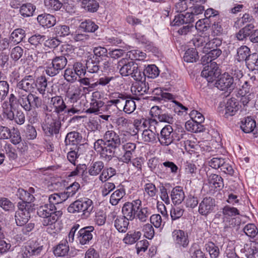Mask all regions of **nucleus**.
<instances>
[{"label":"nucleus","mask_w":258,"mask_h":258,"mask_svg":"<svg viewBox=\"0 0 258 258\" xmlns=\"http://www.w3.org/2000/svg\"><path fill=\"white\" fill-rule=\"evenodd\" d=\"M16 87L19 94L18 101L26 111L41 106V98L31 93L36 87V81L32 76H26L17 83Z\"/></svg>","instance_id":"obj_1"},{"label":"nucleus","mask_w":258,"mask_h":258,"mask_svg":"<svg viewBox=\"0 0 258 258\" xmlns=\"http://www.w3.org/2000/svg\"><path fill=\"white\" fill-rule=\"evenodd\" d=\"M123 139L113 130L105 132L102 139H98L94 143V150L106 160H110L113 157L115 151L121 144Z\"/></svg>","instance_id":"obj_2"},{"label":"nucleus","mask_w":258,"mask_h":258,"mask_svg":"<svg viewBox=\"0 0 258 258\" xmlns=\"http://www.w3.org/2000/svg\"><path fill=\"white\" fill-rule=\"evenodd\" d=\"M37 214L43 218L42 223L44 226L47 227L46 231L49 233L54 232L55 224L61 216V211H57L55 206L44 204L38 208Z\"/></svg>","instance_id":"obj_3"},{"label":"nucleus","mask_w":258,"mask_h":258,"mask_svg":"<svg viewBox=\"0 0 258 258\" xmlns=\"http://www.w3.org/2000/svg\"><path fill=\"white\" fill-rule=\"evenodd\" d=\"M41 57L46 59L45 72L48 76L53 77L59 73L67 65L68 61L66 57L59 56L54 57L53 51H47L42 53Z\"/></svg>","instance_id":"obj_4"},{"label":"nucleus","mask_w":258,"mask_h":258,"mask_svg":"<svg viewBox=\"0 0 258 258\" xmlns=\"http://www.w3.org/2000/svg\"><path fill=\"white\" fill-rule=\"evenodd\" d=\"M68 211L72 213L82 212V217L88 218L94 211L93 201L87 198H81L69 206Z\"/></svg>","instance_id":"obj_5"},{"label":"nucleus","mask_w":258,"mask_h":258,"mask_svg":"<svg viewBox=\"0 0 258 258\" xmlns=\"http://www.w3.org/2000/svg\"><path fill=\"white\" fill-rule=\"evenodd\" d=\"M66 97L68 98V101L73 103L72 107L67 111L68 114L72 115L84 111V108L81 102H78L81 97V90L79 87L75 86L69 87L66 93Z\"/></svg>","instance_id":"obj_6"},{"label":"nucleus","mask_w":258,"mask_h":258,"mask_svg":"<svg viewBox=\"0 0 258 258\" xmlns=\"http://www.w3.org/2000/svg\"><path fill=\"white\" fill-rule=\"evenodd\" d=\"M117 68L122 76H131L136 81H141L142 79V73L139 70L137 64L132 61L126 62V58L118 61Z\"/></svg>","instance_id":"obj_7"},{"label":"nucleus","mask_w":258,"mask_h":258,"mask_svg":"<svg viewBox=\"0 0 258 258\" xmlns=\"http://www.w3.org/2000/svg\"><path fill=\"white\" fill-rule=\"evenodd\" d=\"M116 99H113L111 102L115 104L120 110L123 109L126 113L130 114L134 111L136 108L135 101L123 94L116 93Z\"/></svg>","instance_id":"obj_8"},{"label":"nucleus","mask_w":258,"mask_h":258,"mask_svg":"<svg viewBox=\"0 0 258 258\" xmlns=\"http://www.w3.org/2000/svg\"><path fill=\"white\" fill-rule=\"evenodd\" d=\"M239 109V103L234 98L227 100L226 102H221L218 107L219 113L225 118L234 115Z\"/></svg>","instance_id":"obj_9"},{"label":"nucleus","mask_w":258,"mask_h":258,"mask_svg":"<svg viewBox=\"0 0 258 258\" xmlns=\"http://www.w3.org/2000/svg\"><path fill=\"white\" fill-rule=\"evenodd\" d=\"M18 210L15 214L16 223L18 226H22L28 222L30 218L31 205L25 203H18Z\"/></svg>","instance_id":"obj_10"},{"label":"nucleus","mask_w":258,"mask_h":258,"mask_svg":"<svg viewBox=\"0 0 258 258\" xmlns=\"http://www.w3.org/2000/svg\"><path fill=\"white\" fill-rule=\"evenodd\" d=\"M60 125L58 120L52 118L51 115L47 113L42 125V128L45 134L50 137L59 133Z\"/></svg>","instance_id":"obj_11"},{"label":"nucleus","mask_w":258,"mask_h":258,"mask_svg":"<svg viewBox=\"0 0 258 258\" xmlns=\"http://www.w3.org/2000/svg\"><path fill=\"white\" fill-rule=\"evenodd\" d=\"M141 205L142 202L139 199L125 203L122 208V216L130 220H133L136 217V211L140 209Z\"/></svg>","instance_id":"obj_12"},{"label":"nucleus","mask_w":258,"mask_h":258,"mask_svg":"<svg viewBox=\"0 0 258 258\" xmlns=\"http://www.w3.org/2000/svg\"><path fill=\"white\" fill-rule=\"evenodd\" d=\"M172 239L175 246L179 248H186L189 244L187 233L182 230H174L171 234Z\"/></svg>","instance_id":"obj_13"},{"label":"nucleus","mask_w":258,"mask_h":258,"mask_svg":"<svg viewBox=\"0 0 258 258\" xmlns=\"http://www.w3.org/2000/svg\"><path fill=\"white\" fill-rule=\"evenodd\" d=\"M215 207V199L211 197H205L199 204L198 212L200 215L207 216L214 211Z\"/></svg>","instance_id":"obj_14"},{"label":"nucleus","mask_w":258,"mask_h":258,"mask_svg":"<svg viewBox=\"0 0 258 258\" xmlns=\"http://www.w3.org/2000/svg\"><path fill=\"white\" fill-rule=\"evenodd\" d=\"M220 72L216 62L211 63L205 66L201 76L206 78L208 82H213L219 76Z\"/></svg>","instance_id":"obj_15"},{"label":"nucleus","mask_w":258,"mask_h":258,"mask_svg":"<svg viewBox=\"0 0 258 258\" xmlns=\"http://www.w3.org/2000/svg\"><path fill=\"white\" fill-rule=\"evenodd\" d=\"M173 128L171 125H165L161 131L158 140L162 146H167L170 145L174 140Z\"/></svg>","instance_id":"obj_16"},{"label":"nucleus","mask_w":258,"mask_h":258,"mask_svg":"<svg viewBox=\"0 0 258 258\" xmlns=\"http://www.w3.org/2000/svg\"><path fill=\"white\" fill-rule=\"evenodd\" d=\"M215 85L216 87L222 91L228 89L230 91L233 89L235 85L233 78L227 73L222 75Z\"/></svg>","instance_id":"obj_17"},{"label":"nucleus","mask_w":258,"mask_h":258,"mask_svg":"<svg viewBox=\"0 0 258 258\" xmlns=\"http://www.w3.org/2000/svg\"><path fill=\"white\" fill-rule=\"evenodd\" d=\"M93 226H90L81 228L78 232L77 239L80 244H86L93 238Z\"/></svg>","instance_id":"obj_18"},{"label":"nucleus","mask_w":258,"mask_h":258,"mask_svg":"<svg viewBox=\"0 0 258 258\" xmlns=\"http://www.w3.org/2000/svg\"><path fill=\"white\" fill-rule=\"evenodd\" d=\"M50 107L53 109V112L57 115L61 113L67 108L66 105L62 98L60 96H56L52 97L50 103Z\"/></svg>","instance_id":"obj_19"},{"label":"nucleus","mask_w":258,"mask_h":258,"mask_svg":"<svg viewBox=\"0 0 258 258\" xmlns=\"http://www.w3.org/2000/svg\"><path fill=\"white\" fill-rule=\"evenodd\" d=\"M150 112L151 113H154L155 116H157L160 122L172 123L174 121L172 115L169 113L162 112L159 106H154L152 107Z\"/></svg>","instance_id":"obj_20"},{"label":"nucleus","mask_w":258,"mask_h":258,"mask_svg":"<svg viewBox=\"0 0 258 258\" xmlns=\"http://www.w3.org/2000/svg\"><path fill=\"white\" fill-rule=\"evenodd\" d=\"M37 21L43 27L50 28L56 23L55 18L52 15L43 14L38 16Z\"/></svg>","instance_id":"obj_21"},{"label":"nucleus","mask_w":258,"mask_h":258,"mask_svg":"<svg viewBox=\"0 0 258 258\" xmlns=\"http://www.w3.org/2000/svg\"><path fill=\"white\" fill-rule=\"evenodd\" d=\"M222 214L223 222H230V219H234L235 216L239 214V212L236 208L225 206L222 209Z\"/></svg>","instance_id":"obj_22"},{"label":"nucleus","mask_w":258,"mask_h":258,"mask_svg":"<svg viewBox=\"0 0 258 258\" xmlns=\"http://www.w3.org/2000/svg\"><path fill=\"white\" fill-rule=\"evenodd\" d=\"M171 198L173 204H179L185 198V195L182 187L176 186L174 187L171 192Z\"/></svg>","instance_id":"obj_23"},{"label":"nucleus","mask_w":258,"mask_h":258,"mask_svg":"<svg viewBox=\"0 0 258 258\" xmlns=\"http://www.w3.org/2000/svg\"><path fill=\"white\" fill-rule=\"evenodd\" d=\"M246 258H258V242L251 241L244 247Z\"/></svg>","instance_id":"obj_24"},{"label":"nucleus","mask_w":258,"mask_h":258,"mask_svg":"<svg viewBox=\"0 0 258 258\" xmlns=\"http://www.w3.org/2000/svg\"><path fill=\"white\" fill-rule=\"evenodd\" d=\"M135 85L131 87V91L136 96H142L147 93L149 87L145 82L139 81Z\"/></svg>","instance_id":"obj_25"},{"label":"nucleus","mask_w":258,"mask_h":258,"mask_svg":"<svg viewBox=\"0 0 258 258\" xmlns=\"http://www.w3.org/2000/svg\"><path fill=\"white\" fill-rule=\"evenodd\" d=\"M250 49L245 45H242L237 49L235 59L239 62L247 60V57L250 56Z\"/></svg>","instance_id":"obj_26"},{"label":"nucleus","mask_w":258,"mask_h":258,"mask_svg":"<svg viewBox=\"0 0 258 258\" xmlns=\"http://www.w3.org/2000/svg\"><path fill=\"white\" fill-rule=\"evenodd\" d=\"M129 220L123 216L117 217L114 221V226L119 232L124 233L127 230Z\"/></svg>","instance_id":"obj_27"},{"label":"nucleus","mask_w":258,"mask_h":258,"mask_svg":"<svg viewBox=\"0 0 258 258\" xmlns=\"http://www.w3.org/2000/svg\"><path fill=\"white\" fill-rule=\"evenodd\" d=\"M25 35L24 30L21 28L16 29L12 32L10 37V41L11 43L14 44H18L23 40Z\"/></svg>","instance_id":"obj_28"},{"label":"nucleus","mask_w":258,"mask_h":258,"mask_svg":"<svg viewBox=\"0 0 258 258\" xmlns=\"http://www.w3.org/2000/svg\"><path fill=\"white\" fill-rule=\"evenodd\" d=\"M69 251V246L67 240L61 241L54 249L53 253L57 256H64Z\"/></svg>","instance_id":"obj_29"},{"label":"nucleus","mask_w":258,"mask_h":258,"mask_svg":"<svg viewBox=\"0 0 258 258\" xmlns=\"http://www.w3.org/2000/svg\"><path fill=\"white\" fill-rule=\"evenodd\" d=\"M255 126V121L250 117H247L241 121L240 128L245 133L253 131Z\"/></svg>","instance_id":"obj_30"},{"label":"nucleus","mask_w":258,"mask_h":258,"mask_svg":"<svg viewBox=\"0 0 258 258\" xmlns=\"http://www.w3.org/2000/svg\"><path fill=\"white\" fill-rule=\"evenodd\" d=\"M67 200V196L63 192L54 193L48 197L49 205L55 206L58 204L62 203Z\"/></svg>","instance_id":"obj_31"},{"label":"nucleus","mask_w":258,"mask_h":258,"mask_svg":"<svg viewBox=\"0 0 258 258\" xmlns=\"http://www.w3.org/2000/svg\"><path fill=\"white\" fill-rule=\"evenodd\" d=\"M104 163L100 161L92 163L88 168V172L91 176H97L104 168Z\"/></svg>","instance_id":"obj_32"},{"label":"nucleus","mask_w":258,"mask_h":258,"mask_svg":"<svg viewBox=\"0 0 258 258\" xmlns=\"http://www.w3.org/2000/svg\"><path fill=\"white\" fill-rule=\"evenodd\" d=\"M208 181L210 186L215 189L220 188L223 186L222 178L217 174H211L209 176Z\"/></svg>","instance_id":"obj_33"},{"label":"nucleus","mask_w":258,"mask_h":258,"mask_svg":"<svg viewBox=\"0 0 258 258\" xmlns=\"http://www.w3.org/2000/svg\"><path fill=\"white\" fill-rule=\"evenodd\" d=\"M81 6L88 12H95L98 10L99 4L95 0H82Z\"/></svg>","instance_id":"obj_34"},{"label":"nucleus","mask_w":258,"mask_h":258,"mask_svg":"<svg viewBox=\"0 0 258 258\" xmlns=\"http://www.w3.org/2000/svg\"><path fill=\"white\" fill-rule=\"evenodd\" d=\"M17 196L21 200H22V202H20L19 203H25L30 204V203L33 201L34 199V197L32 195L22 188L18 189Z\"/></svg>","instance_id":"obj_35"},{"label":"nucleus","mask_w":258,"mask_h":258,"mask_svg":"<svg viewBox=\"0 0 258 258\" xmlns=\"http://www.w3.org/2000/svg\"><path fill=\"white\" fill-rule=\"evenodd\" d=\"M186 130L193 133H198L203 131L204 129L202 124L197 122L195 121L190 119L187 121L185 124Z\"/></svg>","instance_id":"obj_36"},{"label":"nucleus","mask_w":258,"mask_h":258,"mask_svg":"<svg viewBox=\"0 0 258 258\" xmlns=\"http://www.w3.org/2000/svg\"><path fill=\"white\" fill-rule=\"evenodd\" d=\"M79 27L86 32H94L98 29V25L90 19L82 22Z\"/></svg>","instance_id":"obj_37"},{"label":"nucleus","mask_w":258,"mask_h":258,"mask_svg":"<svg viewBox=\"0 0 258 258\" xmlns=\"http://www.w3.org/2000/svg\"><path fill=\"white\" fill-rule=\"evenodd\" d=\"M81 140L79 133L76 132H72L68 133L66 137L64 142L66 145L77 144Z\"/></svg>","instance_id":"obj_38"},{"label":"nucleus","mask_w":258,"mask_h":258,"mask_svg":"<svg viewBox=\"0 0 258 258\" xmlns=\"http://www.w3.org/2000/svg\"><path fill=\"white\" fill-rule=\"evenodd\" d=\"M36 9V7L31 3L23 4L20 8V13L23 17L32 16Z\"/></svg>","instance_id":"obj_39"},{"label":"nucleus","mask_w":258,"mask_h":258,"mask_svg":"<svg viewBox=\"0 0 258 258\" xmlns=\"http://www.w3.org/2000/svg\"><path fill=\"white\" fill-rule=\"evenodd\" d=\"M125 195V192L124 189H119L116 190L110 196V204L113 206L117 205Z\"/></svg>","instance_id":"obj_40"},{"label":"nucleus","mask_w":258,"mask_h":258,"mask_svg":"<svg viewBox=\"0 0 258 258\" xmlns=\"http://www.w3.org/2000/svg\"><path fill=\"white\" fill-rule=\"evenodd\" d=\"M184 60L187 62H196L199 59L198 53L195 48H189L184 53Z\"/></svg>","instance_id":"obj_41"},{"label":"nucleus","mask_w":258,"mask_h":258,"mask_svg":"<svg viewBox=\"0 0 258 258\" xmlns=\"http://www.w3.org/2000/svg\"><path fill=\"white\" fill-rule=\"evenodd\" d=\"M141 236L139 231L128 232L123 238L124 242L127 244H132L137 241Z\"/></svg>","instance_id":"obj_42"},{"label":"nucleus","mask_w":258,"mask_h":258,"mask_svg":"<svg viewBox=\"0 0 258 258\" xmlns=\"http://www.w3.org/2000/svg\"><path fill=\"white\" fill-rule=\"evenodd\" d=\"M45 7L50 11H56L61 8L62 4L59 0H44Z\"/></svg>","instance_id":"obj_43"},{"label":"nucleus","mask_w":258,"mask_h":258,"mask_svg":"<svg viewBox=\"0 0 258 258\" xmlns=\"http://www.w3.org/2000/svg\"><path fill=\"white\" fill-rule=\"evenodd\" d=\"M144 74L150 78H155L159 74V70L155 64L148 65L144 71Z\"/></svg>","instance_id":"obj_44"},{"label":"nucleus","mask_w":258,"mask_h":258,"mask_svg":"<svg viewBox=\"0 0 258 258\" xmlns=\"http://www.w3.org/2000/svg\"><path fill=\"white\" fill-rule=\"evenodd\" d=\"M135 37L139 42H141L143 44H147L148 49L155 53L158 51V48L155 46H154L152 42L148 41L145 36L143 35L140 33H138L136 34Z\"/></svg>","instance_id":"obj_45"},{"label":"nucleus","mask_w":258,"mask_h":258,"mask_svg":"<svg viewBox=\"0 0 258 258\" xmlns=\"http://www.w3.org/2000/svg\"><path fill=\"white\" fill-rule=\"evenodd\" d=\"M15 106L5 104L3 106V115L4 118L9 120H13L14 118Z\"/></svg>","instance_id":"obj_46"},{"label":"nucleus","mask_w":258,"mask_h":258,"mask_svg":"<svg viewBox=\"0 0 258 258\" xmlns=\"http://www.w3.org/2000/svg\"><path fill=\"white\" fill-rule=\"evenodd\" d=\"M205 248L211 258H217L219 256L220 253L219 247L213 242H209L206 244Z\"/></svg>","instance_id":"obj_47"},{"label":"nucleus","mask_w":258,"mask_h":258,"mask_svg":"<svg viewBox=\"0 0 258 258\" xmlns=\"http://www.w3.org/2000/svg\"><path fill=\"white\" fill-rule=\"evenodd\" d=\"M146 57V54L138 49H134L129 51L126 53V58L132 60H143Z\"/></svg>","instance_id":"obj_48"},{"label":"nucleus","mask_w":258,"mask_h":258,"mask_svg":"<svg viewBox=\"0 0 258 258\" xmlns=\"http://www.w3.org/2000/svg\"><path fill=\"white\" fill-rule=\"evenodd\" d=\"M151 214L150 210L147 208H142L136 211V216L141 222H145Z\"/></svg>","instance_id":"obj_49"},{"label":"nucleus","mask_w":258,"mask_h":258,"mask_svg":"<svg viewBox=\"0 0 258 258\" xmlns=\"http://www.w3.org/2000/svg\"><path fill=\"white\" fill-rule=\"evenodd\" d=\"M116 174V170L112 167L107 168L103 170L99 176V180L102 182H105Z\"/></svg>","instance_id":"obj_50"},{"label":"nucleus","mask_w":258,"mask_h":258,"mask_svg":"<svg viewBox=\"0 0 258 258\" xmlns=\"http://www.w3.org/2000/svg\"><path fill=\"white\" fill-rule=\"evenodd\" d=\"M224 254L225 258H239L235 251V246L232 241L227 243Z\"/></svg>","instance_id":"obj_51"},{"label":"nucleus","mask_w":258,"mask_h":258,"mask_svg":"<svg viewBox=\"0 0 258 258\" xmlns=\"http://www.w3.org/2000/svg\"><path fill=\"white\" fill-rule=\"evenodd\" d=\"M156 133L145 129L142 133V140L145 142H153L156 140Z\"/></svg>","instance_id":"obj_52"},{"label":"nucleus","mask_w":258,"mask_h":258,"mask_svg":"<svg viewBox=\"0 0 258 258\" xmlns=\"http://www.w3.org/2000/svg\"><path fill=\"white\" fill-rule=\"evenodd\" d=\"M254 26L252 24H248L243 28L239 30L236 34V37L239 40H243L250 35V31L253 28Z\"/></svg>","instance_id":"obj_53"},{"label":"nucleus","mask_w":258,"mask_h":258,"mask_svg":"<svg viewBox=\"0 0 258 258\" xmlns=\"http://www.w3.org/2000/svg\"><path fill=\"white\" fill-rule=\"evenodd\" d=\"M143 127H148V130H150L154 132L157 133V126L159 125L158 122L155 119L148 118L146 119L143 122Z\"/></svg>","instance_id":"obj_54"},{"label":"nucleus","mask_w":258,"mask_h":258,"mask_svg":"<svg viewBox=\"0 0 258 258\" xmlns=\"http://www.w3.org/2000/svg\"><path fill=\"white\" fill-rule=\"evenodd\" d=\"M245 234L251 238L254 237L258 234V229L253 224H248L243 228Z\"/></svg>","instance_id":"obj_55"},{"label":"nucleus","mask_w":258,"mask_h":258,"mask_svg":"<svg viewBox=\"0 0 258 258\" xmlns=\"http://www.w3.org/2000/svg\"><path fill=\"white\" fill-rule=\"evenodd\" d=\"M144 195L149 197L154 198L156 196L157 190L155 185L152 183H146L144 186Z\"/></svg>","instance_id":"obj_56"},{"label":"nucleus","mask_w":258,"mask_h":258,"mask_svg":"<svg viewBox=\"0 0 258 258\" xmlns=\"http://www.w3.org/2000/svg\"><path fill=\"white\" fill-rule=\"evenodd\" d=\"M56 35L59 37L68 36L70 33V28L67 25H57L54 28Z\"/></svg>","instance_id":"obj_57"},{"label":"nucleus","mask_w":258,"mask_h":258,"mask_svg":"<svg viewBox=\"0 0 258 258\" xmlns=\"http://www.w3.org/2000/svg\"><path fill=\"white\" fill-rule=\"evenodd\" d=\"M104 103L101 101L91 100L90 107L86 111L88 113H96L99 108L103 106Z\"/></svg>","instance_id":"obj_58"},{"label":"nucleus","mask_w":258,"mask_h":258,"mask_svg":"<svg viewBox=\"0 0 258 258\" xmlns=\"http://www.w3.org/2000/svg\"><path fill=\"white\" fill-rule=\"evenodd\" d=\"M80 184L78 182H75L70 186L68 187L66 190L63 192L67 196L68 199L70 197H73L80 188Z\"/></svg>","instance_id":"obj_59"},{"label":"nucleus","mask_w":258,"mask_h":258,"mask_svg":"<svg viewBox=\"0 0 258 258\" xmlns=\"http://www.w3.org/2000/svg\"><path fill=\"white\" fill-rule=\"evenodd\" d=\"M36 87L39 92L43 94L45 92L46 88L47 87V80L45 77L41 76L39 77L36 82Z\"/></svg>","instance_id":"obj_60"},{"label":"nucleus","mask_w":258,"mask_h":258,"mask_svg":"<svg viewBox=\"0 0 258 258\" xmlns=\"http://www.w3.org/2000/svg\"><path fill=\"white\" fill-rule=\"evenodd\" d=\"M78 75L73 69L67 68L64 73V79L69 82H74L77 80Z\"/></svg>","instance_id":"obj_61"},{"label":"nucleus","mask_w":258,"mask_h":258,"mask_svg":"<svg viewBox=\"0 0 258 258\" xmlns=\"http://www.w3.org/2000/svg\"><path fill=\"white\" fill-rule=\"evenodd\" d=\"M192 41L195 47L199 48L203 46L204 48L206 44L207 43V42H208L209 37L207 36H198Z\"/></svg>","instance_id":"obj_62"},{"label":"nucleus","mask_w":258,"mask_h":258,"mask_svg":"<svg viewBox=\"0 0 258 258\" xmlns=\"http://www.w3.org/2000/svg\"><path fill=\"white\" fill-rule=\"evenodd\" d=\"M246 64L249 69L258 70V55L256 53L252 54L247 59Z\"/></svg>","instance_id":"obj_63"},{"label":"nucleus","mask_w":258,"mask_h":258,"mask_svg":"<svg viewBox=\"0 0 258 258\" xmlns=\"http://www.w3.org/2000/svg\"><path fill=\"white\" fill-rule=\"evenodd\" d=\"M45 36L40 34H36L32 36L29 39V42L35 47L39 46L44 41Z\"/></svg>","instance_id":"obj_64"}]
</instances>
